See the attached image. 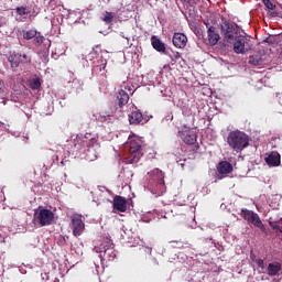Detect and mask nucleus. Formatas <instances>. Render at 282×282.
<instances>
[{"instance_id":"nucleus-39","label":"nucleus","mask_w":282,"mask_h":282,"mask_svg":"<svg viewBox=\"0 0 282 282\" xmlns=\"http://www.w3.org/2000/svg\"><path fill=\"white\" fill-rule=\"evenodd\" d=\"M145 252H148V254H151L152 249L151 248H145Z\"/></svg>"},{"instance_id":"nucleus-43","label":"nucleus","mask_w":282,"mask_h":282,"mask_svg":"<svg viewBox=\"0 0 282 282\" xmlns=\"http://www.w3.org/2000/svg\"><path fill=\"white\" fill-rule=\"evenodd\" d=\"M121 237H123V239H124V235L121 234Z\"/></svg>"},{"instance_id":"nucleus-40","label":"nucleus","mask_w":282,"mask_h":282,"mask_svg":"<svg viewBox=\"0 0 282 282\" xmlns=\"http://www.w3.org/2000/svg\"><path fill=\"white\" fill-rule=\"evenodd\" d=\"M175 57H176V58H180V53H176Z\"/></svg>"},{"instance_id":"nucleus-42","label":"nucleus","mask_w":282,"mask_h":282,"mask_svg":"<svg viewBox=\"0 0 282 282\" xmlns=\"http://www.w3.org/2000/svg\"><path fill=\"white\" fill-rule=\"evenodd\" d=\"M96 268H97V274H98V272H99V271H98V268H100V267H99V265H96Z\"/></svg>"},{"instance_id":"nucleus-25","label":"nucleus","mask_w":282,"mask_h":282,"mask_svg":"<svg viewBox=\"0 0 282 282\" xmlns=\"http://www.w3.org/2000/svg\"><path fill=\"white\" fill-rule=\"evenodd\" d=\"M249 63L250 65H262L263 63V58H261V55H252L250 58H249Z\"/></svg>"},{"instance_id":"nucleus-3","label":"nucleus","mask_w":282,"mask_h":282,"mask_svg":"<svg viewBox=\"0 0 282 282\" xmlns=\"http://www.w3.org/2000/svg\"><path fill=\"white\" fill-rule=\"evenodd\" d=\"M227 143L230 149L236 151V153H241L243 149H248V147H250V137L243 131L234 130L229 132Z\"/></svg>"},{"instance_id":"nucleus-1","label":"nucleus","mask_w":282,"mask_h":282,"mask_svg":"<svg viewBox=\"0 0 282 282\" xmlns=\"http://www.w3.org/2000/svg\"><path fill=\"white\" fill-rule=\"evenodd\" d=\"M144 189L149 191L154 197H162L166 193V184L164 183V172L154 169L148 172L144 182Z\"/></svg>"},{"instance_id":"nucleus-29","label":"nucleus","mask_w":282,"mask_h":282,"mask_svg":"<svg viewBox=\"0 0 282 282\" xmlns=\"http://www.w3.org/2000/svg\"><path fill=\"white\" fill-rule=\"evenodd\" d=\"M7 96H8V94L6 93V88H3V80L0 79V98H1L3 105H6Z\"/></svg>"},{"instance_id":"nucleus-5","label":"nucleus","mask_w":282,"mask_h":282,"mask_svg":"<svg viewBox=\"0 0 282 282\" xmlns=\"http://www.w3.org/2000/svg\"><path fill=\"white\" fill-rule=\"evenodd\" d=\"M33 224L41 228L54 224V212L47 208H39L34 212Z\"/></svg>"},{"instance_id":"nucleus-14","label":"nucleus","mask_w":282,"mask_h":282,"mask_svg":"<svg viewBox=\"0 0 282 282\" xmlns=\"http://www.w3.org/2000/svg\"><path fill=\"white\" fill-rule=\"evenodd\" d=\"M181 138L185 144H195L197 142V133L193 129L182 131Z\"/></svg>"},{"instance_id":"nucleus-17","label":"nucleus","mask_w":282,"mask_h":282,"mask_svg":"<svg viewBox=\"0 0 282 282\" xmlns=\"http://www.w3.org/2000/svg\"><path fill=\"white\" fill-rule=\"evenodd\" d=\"M128 120L130 124H140L144 120V116H142L140 110L135 109L128 115Z\"/></svg>"},{"instance_id":"nucleus-22","label":"nucleus","mask_w":282,"mask_h":282,"mask_svg":"<svg viewBox=\"0 0 282 282\" xmlns=\"http://www.w3.org/2000/svg\"><path fill=\"white\" fill-rule=\"evenodd\" d=\"M281 270H282L281 263L271 262L267 268V273L269 274V276H276V274H279Z\"/></svg>"},{"instance_id":"nucleus-7","label":"nucleus","mask_w":282,"mask_h":282,"mask_svg":"<svg viewBox=\"0 0 282 282\" xmlns=\"http://www.w3.org/2000/svg\"><path fill=\"white\" fill-rule=\"evenodd\" d=\"M229 43L234 45V52L236 54H246L247 52H250V50H252V43L250 42V37L241 35V33L236 35L234 41Z\"/></svg>"},{"instance_id":"nucleus-33","label":"nucleus","mask_w":282,"mask_h":282,"mask_svg":"<svg viewBox=\"0 0 282 282\" xmlns=\"http://www.w3.org/2000/svg\"><path fill=\"white\" fill-rule=\"evenodd\" d=\"M263 3L268 10H274V8H276V6H274V3H272L270 0H263Z\"/></svg>"},{"instance_id":"nucleus-15","label":"nucleus","mask_w":282,"mask_h":282,"mask_svg":"<svg viewBox=\"0 0 282 282\" xmlns=\"http://www.w3.org/2000/svg\"><path fill=\"white\" fill-rule=\"evenodd\" d=\"M128 102L129 94L124 91V89H120L116 96V105H118L119 109H122V107H124V105H127Z\"/></svg>"},{"instance_id":"nucleus-31","label":"nucleus","mask_w":282,"mask_h":282,"mask_svg":"<svg viewBox=\"0 0 282 282\" xmlns=\"http://www.w3.org/2000/svg\"><path fill=\"white\" fill-rule=\"evenodd\" d=\"M115 17H116V13H113V12H106L102 21H105V23L109 24V23H111V21H113Z\"/></svg>"},{"instance_id":"nucleus-19","label":"nucleus","mask_w":282,"mask_h":282,"mask_svg":"<svg viewBox=\"0 0 282 282\" xmlns=\"http://www.w3.org/2000/svg\"><path fill=\"white\" fill-rule=\"evenodd\" d=\"M265 162L269 166H280L281 165V154H279V152H271L267 156Z\"/></svg>"},{"instance_id":"nucleus-23","label":"nucleus","mask_w":282,"mask_h":282,"mask_svg":"<svg viewBox=\"0 0 282 282\" xmlns=\"http://www.w3.org/2000/svg\"><path fill=\"white\" fill-rule=\"evenodd\" d=\"M39 34V31L36 29H30V30H23L22 36L25 41H32V39H35V36Z\"/></svg>"},{"instance_id":"nucleus-4","label":"nucleus","mask_w":282,"mask_h":282,"mask_svg":"<svg viewBox=\"0 0 282 282\" xmlns=\"http://www.w3.org/2000/svg\"><path fill=\"white\" fill-rule=\"evenodd\" d=\"M123 147L130 153L127 158L128 164L140 162V158H142V139L135 135L129 137Z\"/></svg>"},{"instance_id":"nucleus-30","label":"nucleus","mask_w":282,"mask_h":282,"mask_svg":"<svg viewBox=\"0 0 282 282\" xmlns=\"http://www.w3.org/2000/svg\"><path fill=\"white\" fill-rule=\"evenodd\" d=\"M17 14L20 17H25L26 14H30V10H28L25 7H18L15 9Z\"/></svg>"},{"instance_id":"nucleus-37","label":"nucleus","mask_w":282,"mask_h":282,"mask_svg":"<svg viewBox=\"0 0 282 282\" xmlns=\"http://www.w3.org/2000/svg\"><path fill=\"white\" fill-rule=\"evenodd\" d=\"M105 67H107V62H104V63L101 64L100 72H102V69H105Z\"/></svg>"},{"instance_id":"nucleus-11","label":"nucleus","mask_w":282,"mask_h":282,"mask_svg":"<svg viewBox=\"0 0 282 282\" xmlns=\"http://www.w3.org/2000/svg\"><path fill=\"white\" fill-rule=\"evenodd\" d=\"M206 29H207V39L209 45H217L219 43V31H217V28L210 25V23L205 22Z\"/></svg>"},{"instance_id":"nucleus-38","label":"nucleus","mask_w":282,"mask_h":282,"mask_svg":"<svg viewBox=\"0 0 282 282\" xmlns=\"http://www.w3.org/2000/svg\"><path fill=\"white\" fill-rule=\"evenodd\" d=\"M120 36H122V39H126L127 41H129V36H124V33H120Z\"/></svg>"},{"instance_id":"nucleus-35","label":"nucleus","mask_w":282,"mask_h":282,"mask_svg":"<svg viewBox=\"0 0 282 282\" xmlns=\"http://www.w3.org/2000/svg\"><path fill=\"white\" fill-rule=\"evenodd\" d=\"M172 248H184V243L181 241H171Z\"/></svg>"},{"instance_id":"nucleus-2","label":"nucleus","mask_w":282,"mask_h":282,"mask_svg":"<svg viewBox=\"0 0 282 282\" xmlns=\"http://www.w3.org/2000/svg\"><path fill=\"white\" fill-rule=\"evenodd\" d=\"M94 250L99 254L101 263H105V261H113L117 256L113 240H111V237L109 235L101 236L95 242Z\"/></svg>"},{"instance_id":"nucleus-34","label":"nucleus","mask_w":282,"mask_h":282,"mask_svg":"<svg viewBox=\"0 0 282 282\" xmlns=\"http://www.w3.org/2000/svg\"><path fill=\"white\" fill-rule=\"evenodd\" d=\"M110 115H101L99 113L96 120H99V122H105L106 120H109Z\"/></svg>"},{"instance_id":"nucleus-28","label":"nucleus","mask_w":282,"mask_h":282,"mask_svg":"<svg viewBox=\"0 0 282 282\" xmlns=\"http://www.w3.org/2000/svg\"><path fill=\"white\" fill-rule=\"evenodd\" d=\"M269 226L273 228V230H276L278 232H282V223L273 221L272 218H270Z\"/></svg>"},{"instance_id":"nucleus-44","label":"nucleus","mask_w":282,"mask_h":282,"mask_svg":"<svg viewBox=\"0 0 282 282\" xmlns=\"http://www.w3.org/2000/svg\"><path fill=\"white\" fill-rule=\"evenodd\" d=\"M1 241H6V238H3V240H1Z\"/></svg>"},{"instance_id":"nucleus-21","label":"nucleus","mask_w":282,"mask_h":282,"mask_svg":"<svg viewBox=\"0 0 282 282\" xmlns=\"http://www.w3.org/2000/svg\"><path fill=\"white\" fill-rule=\"evenodd\" d=\"M217 169L220 175H228V173H232V164L228 161H221Z\"/></svg>"},{"instance_id":"nucleus-32","label":"nucleus","mask_w":282,"mask_h":282,"mask_svg":"<svg viewBox=\"0 0 282 282\" xmlns=\"http://www.w3.org/2000/svg\"><path fill=\"white\" fill-rule=\"evenodd\" d=\"M72 87H73V89H76L77 91L80 90V89H83V80H80V79H74V80L72 82Z\"/></svg>"},{"instance_id":"nucleus-20","label":"nucleus","mask_w":282,"mask_h":282,"mask_svg":"<svg viewBox=\"0 0 282 282\" xmlns=\"http://www.w3.org/2000/svg\"><path fill=\"white\" fill-rule=\"evenodd\" d=\"M8 61L14 72L19 69V65H21V53L13 52L9 55Z\"/></svg>"},{"instance_id":"nucleus-12","label":"nucleus","mask_w":282,"mask_h":282,"mask_svg":"<svg viewBox=\"0 0 282 282\" xmlns=\"http://www.w3.org/2000/svg\"><path fill=\"white\" fill-rule=\"evenodd\" d=\"M251 265H253L254 270L259 272V274H265L268 272V268L265 267V262L261 258H257L253 251L250 252Z\"/></svg>"},{"instance_id":"nucleus-6","label":"nucleus","mask_w":282,"mask_h":282,"mask_svg":"<svg viewBox=\"0 0 282 282\" xmlns=\"http://www.w3.org/2000/svg\"><path fill=\"white\" fill-rule=\"evenodd\" d=\"M220 30L224 36V41L227 43H232V41H235V39L241 34V32H239V26L228 22V20L221 21Z\"/></svg>"},{"instance_id":"nucleus-10","label":"nucleus","mask_w":282,"mask_h":282,"mask_svg":"<svg viewBox=\"0 0 282 282\" xmlns=\"http://www.w3.org/2000/svg\"><path fill=\"white\" fill-rule=\"evenodd\" d=\"M70 228L74 237H80V235L85 232V223H83V217L80 215H74L72 217Z\"/></svg>"},{"instance_id":"nucleus-36","label":"nucleus","mask_w":282,"mask_h":282,"mask_svg":"<svg viewBox=\"0 0 282 282\" xmlns=\"http://www.w3.org/2000/svg\"><path fill=\"white\" fill-rule=\"evenodd\" d=\"M58 160H62L61 164H65V159H63V155H61V153L56 154V161L58 162Z\"/></svg>"},{"instance_id":"nucleus-16","label":"nucleus","mask_w":282,"mask_h":282,"mask_svg":"<svg viewBox=\"0 0 282 282\" xmlns=\"http://www.w3.org/2000/svg\"><path fill=\"white\" fill-rule=\"evenodd\" d=\"M113 209L118 210L119 213L127 212V198L122 196H116L113 198Z\"/></svg>"},{"instance_id":"nucleus-27","label":"nucleus","mask_w":282,"mask_h":282,"mask_svg":"<svg viewBox=\"0 0 282 282\" xmlns=\"http://www.w3.org/2000/svg\"><path fill=\"white\" fill-rule=\"evenodd\" d=\"M31 89H41V79L39 77H34L30 80Z\"/></svg>"},{"instance_id":"nucleus-41","label":"nucleus","mask_w":282,"mask_h":282,"mask_svg":"<svg viewBox=\"0 0 282 282\" xmlns=\"http://www.w3.org/2000/svg\"><path fill=\"white\" fill-rule=\"evenodd\" d=\"M24 142H28V138L23 137Z\"/></svg>"},{"instance_id":"nucleus-24","label":"nucleus","mask_w":282,"mask_h":282,"mask_svg":"<svg viewBox=\"0 0 282 282\" xmlns=\"http://www.w3.org/2000/svg\"><path fill=\"white\" fill-rule=\"evenodd\" d=\"M21 65H30L32 63V55L28 53H20Z\"/></svg>"},{"instance_id":"nucleus-26","label":"nucleus","mask_w":282,"mask_h":282,"mask_svg":"<svg viewBox=\"0 0 282 282\" xmlns=\"http://www.w3.org/2000/svg\"><path fill=\"white\" fill-rule=\"evenodd\" d=\"M33 44L35 47H41L43 45V41H45V37L41 35V33H37L35 37H33Z\"/></svg>"},{"instance_id":"nucleus-13","label":"nucleus","mask_w":282,"mask_h":282,"mask_svg":"<svg viewBox=\"0 0 282 282\" xmlns=\"http://www.w3.org/2000/svg\"><path fill=\"white\" fill-rule=\"evenodd\" d=\"M172 43L178 50H184L188 43V37L184 33H175L172 40Z\"/></svg>"},{"instance_id":"nucleus-9","label":"nucleus","mask_w":282,"mask_h":282,"mask_svg":"<svg viewBox=\"0 0 282 282\" xmlns=\"http://www.w3.org/2000/svg\"><path fill=\"white\" fill-rule=\"evenodd\" d=\"M242 217L248 221L249 224H252V226H256V228H260V230H263V221H261V218L259 217V214L242 209Z\"/></svg>"},{"instance_id":"nucleus-18","label":"nucleus","mask_w":282,"mask_h":282,"mask_svg":"<svg viewBox=\"0 0 282 282\" xmlns=\"http://www.w3.org/2000/svg\"><path fill=\"white\" fill-rule=\"evenodd\" d=\"M152 47L156 50V52H160L161 54H166V45L162 40L158 39V36L153 35L151 37Z\"/></svg>"},{"instance_id":"nucleus-8","label":"nucleus","mask_w":282,"mask_h":282,"mask_svg":"<svg viewBox=\"0 0 282 282\" xmlns=\"http://www.w3.org/2000/svg\"><path fill=\"white\" fill-rule=\"evenodd\" d=\"M82 144L83 147H87L86 155L90 162L98 160V155H100V143H98V140L95 138H91L90 140H83Z\"/></svg>"}]
</instances>
